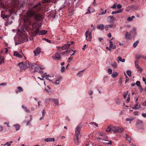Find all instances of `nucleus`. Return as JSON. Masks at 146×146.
I'll use <instances>...</instances> for the list:
<instances>
[{"label": "nucleus", "instance_id": "nucleus-42", "mask_svg": "<svg viewBox=\"0 0 146 146\" xmlns=\"http://www.w3.org/2000/svg\"><path fill=\"white\" fill-rule=\"evenodd\" d=\"M65 69V67L64 66L62 67L61 69V72H64V70Z\"/></svg>", "mask_w": 146, "mask_h": 146}, {"label": "nucleus", "instance_id": "nucleus-2", "mask_svg": "<svg viewBox=\"0 0 146 146\" xmlns=\"http://www.w3.org/2000/svg\"><path fill=\"white\" fill-rule=\"evenodd\" d=\"M123 130V129L122 128H120L116 126L112 127H111L109 126L106 129V131L108 132L110 131H113L114 133H115L122 132Z\"/></svg>", "mask_w": 146, "mask_h": 146}, {"label": "nucleus", "instance_id": "nucleus-41", "mask_svg": "<svg viewBox=\"0 0 146 146\" xmlns=\"http://www.w3.org/2000/svg\"><path fill=\"white\" fill-rule=\"evenodd\" d=\"M112 66L114 67V68H115L117 67V64H116V62H114L112 64Z\"/></svg>", "mask_w": 146, "mask_h": 146}, {"label": "nucleus", "instance_id": "nucleus-39", "mask_svg": "<svg viewBox=\"0 0 146 146\" xmlns=\"http://www.w3.org/2000/svg\"><path fill=\"white\" fill-rule=\"evenodd\" d=\"M141 55H137L135 57L136 59H139L140 58H141Z\"/></svg>", "mask_w": 146, "mask_h": 146}, {"label": "nucleus", "instance_id": "nucleus-14", "mask_svg": "<svg viewBox=\"0 0 146 146\" xmlns=\"http://www.w3.org/2000/svg\"><path fill=\"white\" fill-rule=\"evenodd\" d=\"M75 136L76 137L74 139L75 143L76 145H79V140L80 136H77V135H75Z\"/></svg>", "mask_w": 146, "mask_h": 146}, {"label": "nucleus", "instance_id": "nucleus-11", "mask_svg": "<svg viewBox=\"0 0 146 146\" xmlns=\"http://www.w3.org/2000/svg\"><path fill=\"white\" fill-rule=\"evenodd\" d=\"M41 52L40 48L38 47L35 50H34L33 52L35 56H38Z\"/></svg>", "mask_w": 146, "mask_h": 146}, {"label": "nucleus", "instance_id": "nucleus-18", "mask_svg": "<svg viewBox=\"0 0 146 146\" xmlns=\"http://www.w3.org/2000/svg\"><path fill=\"white\" fill-rule=\"evenodd\" d=\"M98 141H101L103 142L106 141V139H107L106 137H100L98 138Z\"/></svg>", "mask_w": 146, "mask_h": 146}, {"label": "nucleus", "instance_id": "nucleus-12", "mask_svg": "<svg viewBox=\"0 0 146 146\" xmlns=\"http://www.w3.org/2000/svg\"><path fill=\"white\" fill-rule=\"evenodd\" d=\"M115 25H114L113 24H111L110 25H106L105 27V29L106 31H108L109 30V28H115Z\"/></svg>", "mask_w": 146, "mask_h": 146}, {"label": "nucleus", "instance_id": "nucleus-13", "mask_svg": "<svg viewBox=\"0 0 146 146\" xmlns=\"http://www.w3.org/2000/svg\"><path fill=\"white\" fill-rule=\"evenodd\" d=\"M49 101H53L56 104L57 106H58L59 102L58 99H55L53 98H49Z\"/></svg>", "mask_w": 146, "mask_h": 146}, {"label": "nucleus", "instance_id": "nucleus-53", "mask_svg": "<svg viewBox=\"0 0 146 146\" xmlns=\"http://www.w3.org/2000/svg\"><path fill=\"white\" fill-rule=\"evenodd\" d=\"M45 110H43L42 113V116H44L45 115Z\"/></svg>", "mask_w": 146, "mask_h": 146}, {"label": "nucleus", "instance_id": "nucleus-40", "mask_svg": "<svg viewBox=\"0 0 146 146\" xmlns=\"http://www.w3.org/2000/svg\"><path fill=\"white\" fill-rule=\"evenodd\" d=\"M112 70L111 69H110V68H109V69H108V72L110 74H111L112 73Z\"/></svg>", "mask_w": 146, "mask_h": 146}, {"label": "nucleus", "instance_id": "nucleus-16", "mask_svg": "<svg viewBox=\"0 0 146 146\" xmlns=\"http://www.w3.org/2000/svg\"><path fill=\"white\" fill-rule=\"evenodd\" d=\"M110 47L113 49H114L116 48V45L115 44L113 45V43L111 40H110Z\"/></svg>", "mask_w": 146, "mask_h": 146}, {"label": "nucleus", "instance_id": "nucleus-45", "mask_svg": "<svg viewBox=\"0 0 146 146\" xmlns=\"http://www.w3.org/2000/svg\"><path fill=\"white\" fill-rule=\"evenodd\" d=\"M135 67L138 69H141V68H140L139 66L137 64H135Z\"/></svg>", "mask_w": 146, "mask_h": 146}, {"label": "nucleus", "instance_id": "nucleus-37", "mask_svg": "<svg viewBox=\"0 0 146 146\" xmlns=\"http://www.w3.org/2000/svg\"><path fill=\"white\" fill-rule=\"evenodd\" d=\"M126 73L127 74V75L129 76H130L131 75V72L130 71H129V70H127V72H126Z\"/></svg>", "mask_w": 146, "mask_h": 146}, {"label": "nucleus", "instance_id": "nucleus-21", "mask_svg": "<svg viewBox=\"0 0 146 146\" xmlns=\"http://www.w3.org/2000/svg\"><path fill=\"white\" fill-rule=\"evenodd\" d=\"M13 55L14 56H16L19 58H22V56L21 54H20L19 52H17V51H15L14 52Z\"/></svg>", "mask_w": 146, "mask_h": 146}, {"label": "nucleus", "instance_id": "nucleus-6", "mask_svg": "<svg viewBox=\"0 0 146 146\" xmlns=\"http://www.w3.org/2000/svg\"><path fill=\"white\" fill-rule=\"evenodd\" d=\"M135 124L138 129H143V123L142 121L139 120H137Z\"/></svg>", "mask_w": 146, "mask_h": 146}, {"label": "nucleus", "instance_id": "nucleus-50", "mask_svg": "<svg viewBox=\"0 0 146 146\" xmlns=\"http://www.w3.org/2000/svg\"><path fill=\"white\" fill-rule=\"evenodd\" d=\"M132 19L131 17H129L127 19V21H131L133 20Z\"/></svg>", "mask_w": 146, "mask_h": 146}, {"label": "nucleus", "instance_id": "nucleus-23", "mask_svg": "<svg viewBox=\"0 0 146 146\" xmlns=\"http://www.w3.org/2000/svg\"><path fill=\"white\" fill-rule=\"evenodd\" d=\"M125 135L126 139L129 141V143H131L132 138L129 136L127 134H125Z\"/></svg>", "mask_w": 146, "mask_h": 146}, {"label": "nucleus", "instance_id": "nucleus-19", "mask_svg": "<svg viewBox=\"0 0 146 146\" xmlns=\"http://www.w3.org/2000/svg\"><path fill=\"white\" fill-rule=\"evenodd\" d=\"M97 28L98 29L103 30L104 28V26L102 24L99 25H97Z\"/></svg>", "mask_w": 146, "mask_h": 146}, {"label": "nucleus", "instance_id": "nucleus-38", "mask_svg": "<svg viewBox=\"0 0 146 146\" xmlns=\"http://www.w3.org/2000/svg\"><path fill=\"white\" fill-rule=\"evenodd\" d=\"M136 84L138 86H140L141 85H140V81H137L136 83Z\"/></svg>", "mask_w": 146, "mask_h": 146}, {"label": "nucleus", "instance_id": "nucleus-25", "mask_svg": "<svg viewBox=\"0 0 146 146\" xmlns=\"http://www.w3.org/2000/svg\"><path fill=\"white\" fill-rule=\"evenodd\" d=\"M117 59V61L118 62L120 61L123 62L125 61V59H122V58L120 56L118 57Z\"/></svg>", "mask_w": 146, "mask_h": 146}, {"label": "nucleus", "instance_id": "nucleus-34", "mask_svg": "<svg viewBox=\"0 0 146 146\" xmlns=\"http://www.w3.org/2000/svg\"><path fill=\"white\" fill-rule=\"evenodd\" d=\"M139 42V41H137L135 42L133 44V47L134 48H135L137 46V45L138 43Z\"/></svg>", "mask_w": 146, "mask_h": 146}, {"label": "nucleus", "instance_id": "nucleus-26", "mask_svg": "<svg viewBox=\"0 0 146 146\" xmlns=\"http://www.w3.org/2000/svg\"><path fill=\"white\" fill-rule=\"evenodd\" d=\"M100 141L106 144L110 145L112 144V141H110L109 142H108V141H107V140L103 142L101 141Z\"/></svg>", "mask_w": 146, "mask_h": 146}, {"label": "nucleus", "instance_id": "nucleus-7", "mask_svg": "<svg viewBox=\"0 0 146 146\" xmlns=\"http://www.w3.org/2000/svg\"><path fill=\"white\" fill-rule=\"evenodd\" d=\"M47 31L46 30H42L40 31L39 29L38 30H37L36 31V33L35 34H34L35 36L37 34L39 35H44L47 33Z\"/></svg>", "mask_w": 146, "mask_h": 146}, {"label": "nucleus", "instance_id": "nucleus-24", "mask_svg": "<svg viewBox=\"0 0 146 146\" xmlns=\"http://www.w3.org/2000/svg\"><path fill=\"white\" fill-rule=\"evenodd\" d=\"M140 108V105H139L138 103H137L135 107L133 108V109L137 110Z\"/></svg>", "mask_w": 146, "mask_h": 146}, {"label": "nucleus", "instance_id": "nucleus-56", "mask_svg": "<svg viewBox=\"0 0 146 146\" xmlns=\"http://www.w3.org/2000/svg\"><path fill=\"white\" fill-rule=\"evenodd\" d=\"M142 115L144 117H146V113H142Z\"/></svg>", "mask_w": 146, "mask_h": 146}, {"label": "nucleus", "instance_id": "nucleus-47", "mask_svg": "<svg viewBox=\"0 0 146 146\" xmlns=\"http://www.w3.org/2000/svg\"><path fill=\"white\" fill-rule=\"evenodd\" d=\"M72 57H70L68 58V62L69 63H70L71 61L72 60Z\"/></svg>", "mask_w": 146, "mask_h": 146}, {"label": "nucleus", "instance_id": "nucleus-31", "mask_svg": "<svg viewBox=\"0 0 146 146\" xmlns=\"http://www.w3.org/2000/svg\"><path fill=\"white\" fill-rule=\"evenodd\" d=\"M22 108L24 109L26 112H27V113H29L30 112V111L27 108V107L26 106H22Z\"/></svg>", "mask_w": 146, "mask_h": 146}, {"label": "nucleus", "instance_id": "nucleus-9", "mask_svg": "<svg viewBox=\"0 0 146 146\" xmlns=\"http://www.w3.org/2000/svg\"><path fill=\"white\" fill-rule=\"evenodd\" d=\"M52 57L57 60H59L61 58L60 54V53L57 52L54 56H53Z\"/></svg>", "mask_w": 146, "mask_h": 146}, {"label": "nucleus", "instance_id": "nucleus-54", "mask_svg": "<svg viewBox=\"0 0 146 146\" xmlns=\"http://www.w3.org/2000/svg\"><path fill=\"white\" fill-rule=\"evenodd\" d=\"M116 5L115 4H114L113 5V6H112L111 7V8H113V9H114V8H115L116 7Z\"/></svg>", "mask_w": 146, "mask_h": 146}, {"label": "nucleus", "instance_id": "nucleus-58", "mask_svg": "<svg viewBox=\"0 0 146 146\" xmlns=\"http://www.w3.org/2000/svg\"><path fill=\"white\" fill-rule=\"evenodd\" d=\"M133 114L135 115H138V112L137 111H136L134 112Z\"/></svg>", "mask_w": 146, "mask_h": 146}, {"label": "nucleus", "instance_id": "nucleus-46", "mask_svg": "<svg viewBox=\"0 0 146 146\" xmlns=\"http://www.w3.org/2000/svg\"><path fill=\"white\" fill-rule=\"evenodd\" d=\"M45 76H46V78L47 80H49L50 81H51V80H50L48 78L49 76V75H45V74H44Z\"/></svg>", "mask_w": 146, "mask_h": 146}, {"label": "nucleus", "instance_id": "nucleus-36", "mask_svg": "<svg viewBox=\"0 0 146 146\" xmlns=\"http://www.w3.org/2000/svg\"><path fill=\"white\" fill-rule=\"evenodd\" d=\"M104 14V10L102 9H100V11L99 12V15H102Z\"/></svg>", "mask_w": 146, "mask_h": 146}, {"label": "nucleus", "instance_id": "nucleus-61", "mask_svg": "<svg viewBox=\"0 0 146 146\" xmlns=\"http://www.w3.org/2000/svg\"><path fill=\"white\" fill-rule=\"evenodd\" d=\"M143 82H145V84H146V78H143Z\"/></svg>", "mask_w": 146, "mask_h": 146}, {"label": "nucleus", "instance_id": "nucleus-8", "mask_svg": "<svg viewBox=\"0 0 146 146\" xmlns=\"http://www.w3.org/2000/svg\"><path fill=\"white\" fill-rule=\"evenodd\" d=\"M81 128V126L79 125L76 127L75 132V135H77V136H81L80 131Z\"/></svg>", "mask_w": 146, "mask_h": 146}, {"label": "nucleus", "instance_id": "nucleus-60", "mask_svg": "<svg viewBox=\"0 0 146 146\" xmlns=\"http://www.w3.org/2000/svg\"><path fill=\"white\" fill-rule=\"evenodd\" d=\"M3 130V128L2 126H0V132L2 131Z\"/></svg>", "mask_w": 146, "mask_h": 146}, {"label": "nucleus", "instance_id": "nucleus-17", "mask_svg": "<svg viewBox=\"0 0 146 146\" xmlns=\"http://www.w3.org/2000/svg\"><path fill=\"white\" fill-rule=\"evenodd\" d=\"M44 141L46 142L54 141L55 139L54 138H46L44 139Z\"/></svg>", "mask_w": 146, "mask_h": 146}, {"label": "nucleus", "instance_id": "nucleus-1", "mask_svg": "<svg viewBox=\"0 0 146 146\" xmlns=\"http://www.w3.org/2000/svg\"><path fill=\"white\" fill-rule=\"evenodd\" d=\"M41 4L39 2L32 8L29 9L27 12V15L30 17H33L35 19L38 21L42 19V15L38 13L41 10Z\"/></svg>", "mask_w": 146, "mask_h": 146}, {"label": "nucleus", "instance_id": "nucleus-44", "mask_svg": "<svg viewBox=\"0 0 146 146\" xmlns=\"http://www.w3.org/2000/svg\"><path fill=\"white\" fill-rule=\"evenodd\" d=\"M128 92L127 91V93H124V98L125 99L126 97L127 96V93Z\"/></svg>", "mask_w": 146, "mask_h": 146}, {"label": "nucleus", "instance_id": "nucleus-51", "mask_svg": "<svg viewBox=\"0 0 146 146\" xmlns=\"http://www.w3.org/2000/svg\"><path fill=\"white\" fill-rule=\"evenodd\" d=\"M126 79L125 80V83H127V82L129 80V78L127 76H126Z\"/></svg>", "mask_w": 146, "mask_h": 146}, {"label": "nucleus", "instance_id": "nucleus-30", "mask_svg": "<svg viewBox=\"0 0 146 146\" xmlns=\"http://www.w3.org/2000/svg\"><path fill=\"white\" fill-rule=\"evenodd\" d=\"M4 61V59L3 57L0 56V64L2 63H3Z\"/></svg>", "mask_w": 146, "mask_h": 146}, {"label": "nucleus", "instance_id": "nucleus-49", "mask_svg": "<svg viewBox=\"0 0 146 146\" xmlns=\"http://www.w3.org/2000/svg\"><path fill=\"white\" fill-rule=\"evenodd\" d=\"M4 124H7V126L8 127H10V125H9V122L7 123L6 122H5L4 123Z\"/></svg>", "mask_w": 146, "mask_h": 146}, {"label": "nucleus", "instance_id": "nucleus-28", "mask_svg": "<svg viewBox=\"0 0 146 146\" xmlns=\"http://www.w3.org/2000/svg\"><path fill=\"white\" fill-rule=\"evenodd\" d=\"M14 126L15 127L16 129V131H18V130H19L20 127V125H19V124H16V125H14Z\"/></svg>", "mask_w": 146, "mask_h": 146}, {"label": "nucleus", "instance_id": "nucleus-4", "mask_svg": "<svg viewBox=\"0 0 146 146\" xmlns=\"http://www.w3.org/2000/svg\"><path fill=\"white\" fill-rule=\"evenodd\" d=\"M32 64L31 63H27L26 62H22L18 64V65L20 66V69H25L30 66H31Z\"/></svg>", "mask_w": 146, "mask_h": 146}, {"label": "nucleus", "instance_id": "nucleus-32", "mask_svg": "<svg viewBox=\"0 0 146 146\" xmlns=\"http://www.w3.org/2000/svg\"><path fill=\"white\" fill-rule=\"evenodd\" d=\"M92 125L95 128L98 127V124L94 122H92Z\"/></svg>", "mask_w": 146, "mask_h": 146}, {"label": "nucleus", "instance_id": "nucleus-35", "mask_svg": "<svg viewBox=\"0 0 146 146\" xmlns=\"http://www.w3.org/2000/svg\"><path fill=\"white\" fill-rule=\"evenodd\" d=\"M118 75V74L117 72H114L111 75V76L113 77H116Z\"/></svg>", "mask_w": 146, "mask_h": 146}, {"label": "nucleus", "instance_id": "nucleus-64", "mask_svg": "<svg viewBox=\"0 0 146 146\" xmlns=\"http://www.w3.org/2000/svg\"><path fill=\"white\" fill-rule=\"evenodd\" d=\"M143 106H146V101H145L143 103Z\"/></svg>", "mask_w": 146, "mask_h": 146}, {"label": "nucleus", "instance_id": "nucleus-43", "mask_svg": "<svg viewBox=\"0 0 146 146\" xmlns=\"http://www.w3.org/2000/svg\"><path fill=\"white\" fill-rule=\"evenodd\" d=\"M3 51L5 52V53H7L8 52V49L7 48H5L3 49Z\"/></svg>", "mask_w": 146, "mask_h": 146}, {"label": "nucleus", "instance_id": "nucleus-22", "mask_svg": "<svg viewBox=\"0 0 146 146\" xmlns=\"http://www.w3.org/2000/svg\"><path fill=\"white\" fill-rule=\"evenodd\" d=\"M115 19V18L113 16H109L107 18V21L109 22L112 21L114 20Z\"/></svg>", "mask_w": 146, "mask_h": 146}, {"label": "nucleus", "instance_id": "nucleus-52", "mask_svg": "<svg viewBox=\"0 0 146 146\" xmlns=\"http://www.w3.org/2000/svg\"><path fill=\"white\" fill-rule=\"evenodd\" d=\"M92 5L94 6H95L97 5V4L95 2V0H94Z\"/></svg>", "mask_w": 146, "mask_h": 146}, {"label": "nucleus", "instance_id": "nucleus-10", "mask_svg": "<svg viewBox=\"0 0 146 146\" xmlns=\"http://www.w3.org/2000/svg\"><path fill=\"white\" fill-rule=\"evenodd\" d=\"M88 31H86L85 33L86 39L88 41L90 42L91 40V36L90 35V33L88 34Z\"/></svg>", "mask_w": 146, "mask_h": 146}, {"label": "nucleus", "instance_id": "nucleus-27", "mask_svg": "<svg viewBox=\"0 0 146 146\" xmlns=\"http://www.w3.org/2000/svg\"><path fill=\"white\" fill-rule=\"evenodd\" d=\"M26 15L27 16L25 17L24 19V21L25 22H27L29 21V18H31L28 17L27 15Z\"/></svg>", "mask_w": 146, "mask_h": 146}, {"label": "nucleus", "instance_id": "nucleus-20", "mask_svg": "<svg viewBox=\"0 0 146 146\" xmlns=\"http://www.w3.org/2000/svg\"><path fill=\"white\" fill-rule=\"evenodd\" d=\"M17 89L18 90L16 91V93L17 94H18L19 93H20L21 92H22L23 91V90L22 88L20 86L17 87Z\"/></svg>", "mask_w": 146, "mask_h": 146}, {"label": "nucleus", "instance_id": "nucleus-59", "mask_svg": "<svg viewBox=\"0 0 146 146\" xmlns=\"http://www.w3.org/2000/svg\"><path fill=\"white\" fill-rule=\"evenodd\" d=\"M1 17L3 18L4 19L7 17V16L3 15H1Z\"/></svg>", "mask_w": 146, "mask_h": 146}, {"label": "nucleus", "instance_id": "nucleus-33", "mask_svg": "<svg viewBox=\"0 0 146 146\" xmlns=\"http://www.w3.org/2000/svg\"><path fill=\"white\" fill-rule=\"evenodd\" d=\"M85 69L81 70L77 74V75L79 77L81 76L82 75V73H81L82 72H83V71L85 70Z\"/></svg>", "mask_w": 146, "mask_h": 146}, {"label": "nucleus", "instance_id": "nucleus-48", "mask_svg": "<svg viewBox=\"0 0 146 146\" xmlns=\"http://www.w3.org/2000/svg\"><path fill=\"white\" fill-rule=\"evenodd\" d=\"M7 145V146H10L11 145L10 143H9V142H7L4 145L5 146V145Z\"/></svg>", "mask_w": 146, "mask_h": 146}, {"label": "nucleus", "instance_id": "nucleus-3", "mask_svg": "<svg viewBox=\"0 0 146 146\" xmlns=\"http://www.w3.org/2000/svg\"><path fill=\"white\" fill-rule=\"evenodd\" d=\"M136 29L135 27H133L132 29V30L129 33L126 32L125 33V37L126 40H130L131 39L130 36L131 35L134 36L136 34Z\"/></svg>", "mask_w": 146, "mask_h": 146}, {"label": "nucleus", "instance_id": "nucleus-57", "mask_svg": "<svg viewBox=\"0 0 146 146\" xmlns=\"http://www.w3.org/2000/svg\"><path fill=\"white\" fill-rule=\"evenodd\" d=\"M121 7H122L121 5L119 4H118L117 5V7L119 9L121 8Z\"/></svg>", "mask_w": 146, "mask_h": 146}, {"label": "nucleus", "instance_id": "nucleus-29", "mask_svg": "<svg viewBox=\"0 0 146 146\" xmlns=\"http://www.w3.org/2000/svg\"><path fill=\"white\" fill-rule=\"evenodd\" d=\"M62 79V77L60 76L58 80H57L56 81L55 84H59V80H61Z\"/></svg>", "mask_w": 146, "mask_h": 146}, {"label": "nucleus", "instance_id": "nucleus-63", "mask_svg": "<svg viewBox=\"0 0 146 146\" xmlns=\"http://www.w3.org/2000/svg\"><path fill=\"white\" fill-rule=\"evenodd\" d=\"M141 58H143L146 60V56H144L143 55H141Z\"/></svg>", "mask_w": 146, "mask_h": 146}, {"label": "nucleus", "instance_id": "nucleus-55", "mask_svg": "<svg viewBox=\"0 0 146 146\" xmlns=\"http://www.w3.org/2000/svg\"><path fill=\"white\" fill-rule=\"evenodd\" d=\"M139 89L140 90V92H142L143 90V89L142 88L141 86H140Z\"/></svg>", "mask_w": 146, "mask_h": 146}, {"label": "nucleus", "instance_id": "nucleus-5", "mask_svg": "<svg viewBox=\"0 0 146 146\" xmlns=\"http://www.w3.org/2000/svg\"><path fill=\"white\" fill-rule=\"evenodd\" d=\"M32 27L33 35L35 34L36 33V31L37 30H38L39 29L40 26L38 24L34 22L33 23Z\"/></svg>", "mask_w": 146, "mask_h": 146}, {"label": "nucleus", "instance_id": "nucleus-15", "mask_svg": "<svg viewBox=\"0 0 146 146\" xmlns=\"http://www.w3.org/2000/svg\"><path fill=\"white\" fill-rule=\"evenodd\" d=\"M70 45V43H68L67 44L64 45L62 47V50H64L68 48Z\"/></svg>", "mask_w": 146, "mask_h": 146}, {"label": "nucleus", "instance_id": "nucleus-62", "mask_svg": "<svg viewBox=\"0 0 146 146\" xmlns=\"http://www.w3.org/2000/svg\"><path fill=\"white\" fill-rule=\"evenodd\" d=\"M6 85V84L5 83L0 84V85H1V86H5Z\"/></svg>", "mask_w": 146, "mask_h": 146}]
</instances>
